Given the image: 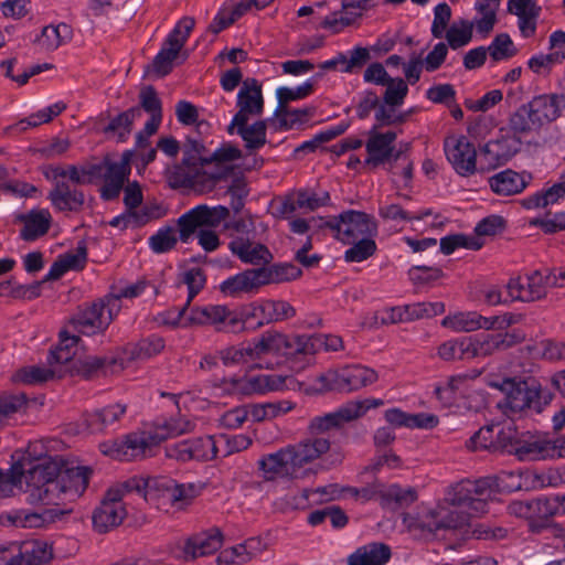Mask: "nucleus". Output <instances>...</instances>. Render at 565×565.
<instances>
[{
  "mask_svg": "<svg viewBox=\"0 0 565 565\" xmlns=\"http://www.w3.org/2000/svg\"><path fill=\"white\" fill-rule=\"evenodd\" d=\"M87 259V250L85 245H78L74 252L65 253L53 263L49 273L44 277V281L56 280L68 270L82 269Z\"/></svg>",
  "mask_w": 565,
  "mask_h": 565,
  "instance_id": "nucleus-41",
  "label": "nucleus"
},
{
  "mask_svg": "<svg viewBox=\"0 0 565 565\" xmlns=\"http://www.w3.org/2000/svg\"><path fill=\"white\" fill-rule=\"evenodd\" d=\"M395 139L396 134L394 131H386L382 134L372 130L365 145L369 154L365 163L372 167H377L388 161L393 154V143Z\"/></svg>",
  "mask_w": 565,
  "mask_h": 565,
  "instance_id": "nucleus-34",
  "label": "nucleus"
},
{
  "mask_svg": "<svg viewBox=\"0 0 565 565\" xmlns=\"http://www.w3.org/2000/svg\"><path fill=\"white\" fill-rule=\"evenodd\" d=\"M239 158H242V151L230 142H225L216 150L210 151L209 157L210 164H215L214 171H217V169H225L227 171V175L232 171V167H228L227 164L238 160Z\"/></svg>",
  "mask_w": 565,
  "mask_h": 565,
  "instance_id": "nucleus-58",
  "label": "nucleus"
},
{
  "mask_svg": "<svg viewBox=\"0 0 565 565\" xmlns=\"http://www.w3.org/2000/svg\"><path fill=\"white\" fill-rule=\"evenodd\" d=\"M228 216L230 209L226 206L198 205L179 217V237L186 242L198 227H217Z\"/></svg>",
  "mask_w": 565,
  "mask_h": 565,
  "instance_id": "nucleus-13",
  "label": "nucleus"
},
{
  "mask_svg": "<svg viewBox=\"0 0 565 565\" xmlns=\"http://www.w3.org/2000/svg\"><path fill=\"white\" fill-rule=\"evenodd\" d=\"M381 499L386 504L395 503L397 507H407L417 499V493L412 488L392 484L381 491Z\"/></svg>",
  "mask_w": 565,
  "mask_h": 565,
  "instance_id": "nucleus-60",
  "label": "nucleus"
},
{
  "mask_svg": "<svg viewBox=\"0 0 565 565\" xmlns=\"http://www.w3.org/2000/svg\"><path fill=\"white\" fill-rule=\"evenodd\" d=\"M262 287L258 268L246 269L236 274L220 285V291L225 296L237 297L241 294L254 291Z\"/></svg>",
  "mask_w": 565,
  "mask_h": 565,
  "instance_id": "nucleus-38",
  "label": "nucleus"
},
{
  "mask_svg": "<svg viewBox=\"0 0 565 565\" xmlns=\"http://www.w3.org/2000/svg\"><path fill=\"white\" fill-rule=\"evenodd\" d=\"M391 557V548L384 543H370L359 547L349 557V565H384Z\"/></svg>",
  "mask_w": 565,
  "mask_h": 565,
  "instance_id": "nucleus-43",
  "label": "nucleus"
},
{
  "mask_svg": "<svg viewBox=\"0 0 565 565\" xmlns=\"http://www.w3.org/2000/svg\"><path fill=\"white\" fill-rule=\"evenodd\" d=\"M248 119H244L243 124L232 120L227 127V132L233 135L236 132L241 136L248 151H255L264 147L267 142L266 131L267 124L265 120H257L248 125Z\"/></svg>",
  "mask_w": 565,
  "mask_h": 565,
  "instance_id": "nucleus-37",
  "label": "nucleus"
},
{
  "mask_svg": "<svg viewBox=\"0 0 565 565\" xmlns=\"http://www.w3.org/2000/svg\"><path fill=\"white\" fill-rule=\"evenodd\" d=\"M295 316L296 309L288 301L281 299H266L258 303H253L243 312L245 322L249 323V320L255 318L257 319V327L282 322Z\"/></svg>",
  "mask_w": 565,
  "mask_h": 565,
  "instance_id": "nucleus-19",
  "label": "nucleus"
},
{
  "mask_svg": "<svg viewBox=\"0 0 565 565\" xmlns=\"http://www.w3.org/2000/svg\"><path fill=\"white\" fill-rule=\"evenodd\" d=\"M498 387L504 394V398L498 403V407L507 416L527 409L541 413L553 397L552 393L542 390L541 384L535 380L504 379Z\"/></svg>",
  "mask_w": 565,
  "mask_h": 565,
  "instance_id": "nucleus-4",
  "label": "nucleus"
},
{
  "mask_svg": "<svg viewBox=\"0 0 565 565\" xmlns=\"http://www.w3.org/2000/svg\"><path fill=\"white\" fill-rule=\"evenodd\" d=\"M53 547L45 541L30 540L21 543L6 565H44L53 559Z\"/></svg>",
  "mask_w": 565,
  "mask_h": 565,
  "instance_id": "nucleus-26",
  "label": "nucleus"
},
{
  "mask_svg": "<svg viewBox=\"0 0 565 565\" xmlns=\"http://www.w3.org/2000/svg\"><path fill=\"white\" fill-rule=\"evenodd\" d=\"M521 139L515 136H504L488 141L481 149V160L489 169H494L510 161L521 149Z\"/></svg>",
  "mask_w": 565,
  "mask_h": 565,
  "instance_id": "nucleus-24",
  "label": "nucleus"
},
{
  "mask_svg": "<svg viewBox=\"0 0 565 565\" xmlns=\"http://www.w3.org/2000/svg\"><path fill=\"white\" fill-rule=\"evenodd\" d=\"M377 381L373 369L362 365L345 366L340 370H328L316 377L320 391L352 392Z\"/></svg>",
  "mask_w": 565,
  "mask_h": 565,
  "instance_id": "nucleus-8",
  "label": "nucleus"
},
{
  "mask_svg": "<svg viewBox=\"0 0 565 565\" xmlns=\"http://www.w3.org/2000/svg\"><path fill=\"white\" fill-rule=\"evenodd\" d=\"M520 460H544L554 458L553 440L544 436H523L518 448L511 449Z\"/></svg>",
  "mask_w": 565,
  "mask_h": 565,
  "instance_id": "nucleus-35",
  "label": "nucleus"
},
{
  "mask_svg": "<svg viewBox=\"0 0 565 565\" xmlns=\"http://www.w3.org/2000/svg\"><path fill=\"white\" fill-rule=\"evenodd\" d=\"M118 363V360L115 358H102V356H95L89 355L84 359H76L73 367H74V375H81L84 379H92L95 376L99 371H106L108 369H111L116 366Z\"/></svg>",
  "mask_w": 565,
  "mask_h": 565,
  "instance_id": "nucleus-49",
  "label": "nucleus"
},
{
  "mask_svg": "<svg viewBox=\"0 0 565 565\" xmlns=\"http://www.w3.org/2000/svg\"><path fill=\"white\" fill-rule=\"evenodd\" d=\"M473 22L461 20L460 26L452 24L446 32V39L452 50L467 45L472 39Z\"/></svg>",
  "mask_w": 565,
  "mask_h": 565,
  "instance_id": "nucleus-61",
  "label": "nucleus"
},
{
  "mask_svg": "<svg viewBox=\"0 0 565 565\" xmlns=\"http://www.w3.org/2000/svg\"><path fill=\"white\" fill-rule=\"evenodd\" d=\"M375 236H363L355 242H352V245L344 253V260L348 263H361L369 257L373 256L376 252V243L374 241Z\"/></svg>",
  "mask_w": 565,
  "mask_h": 565,
  "instance_id": "nucleus-57",
  "label": "nucleus"
},
{
  "mask_svg": "<svg viewBox=\"0 0 565 565\" xmlns=\"http://www.w3.org/2000/svg\"><path fill=\"white\" fill-rule=\"evenodd\" d=\"M563 198H565V181L557 182L547 190L524 199L523 206L526 209L545 207L557 203Z\"/></svg>",
  "mask_w": 565,
  "mask_h": 565,
  "instance_id": "nucleus-55",
  "label": "nucleus"
},
{
  "mask_svg": "<svg viewBox=\"0 0 565 565\" xmlns=\"http://www.w3.org/2000/svg\"><path fill=\"white\" fill-rule=\"evenodd\" d=\"M334 238L351 244L363 236H376L379 226L375 217L362 211L347 210L337 215Z\"/></svg>",
  "mask_w": 565,
  "mask_h": 565,
  "instance_id": "nucleus-11",
  "label": "nucleus"
},
{
  "mask_svg": "<svg viewBox=\"0 0 565 565\" xmlns=\"http://www.w3.org/2000/svg\"><path fill=\"white\" fill-rule=\"evenodd\" d=\"M316 113L315 107H306L300 109H290L287 105H278L275 116L277 117V128L279 130H289L295 125L301 124L307 118L312 117Z\"/></svg>",
  "mask_w": 565,
  "mask_h": 565,
  "instance_id": "nucleus-52",
  "label": "nucleus"
},
{
  "mask_svg": "<svg viewBox=\"0 0 565 565\" xmlns=\"http://www.w3.org/2000/svg\"><path fill=\"white\" fill-rule=\"evenodd\" d=\"M550 279V276L544 277L539 270L511 278L507 285L508 297L512 301L533 302L541 300L547 294L546 285Z\"/></svg>",
  "mask_w": 565,
  "mask_h": 565,
  "instance_id": "nucleus-18",
  "label": "nucleus"
},
{
  "mask_svg": "<svg viewBox=\"0 0 565 565\" xmlns=\"http://www.w3.org/2000/svg\"><path fill=\"white\" fill-rule=\"evenodd\" d=\"M131 158V150L125 151L119 162L111 161L108 154L105 156L102 162V164H105V169L102 175L105 181L100 189L102 199L111 201L119 196L120 191L124 189V184L130 174Z\"/></svg>",
  "mask_w": 565,
  "mask_h": 565,
  "instance_id": "nucleus-17",
  "label": "nucleus"
},
{
  "mask_svg": "<svg viewBox=\"0 0 565 565\" xmlns=\"http://www.w3.org/2000/svg\"><path fill=\"white\" fill-rule=\"evenodd\" d=\"M146 430L131 433L124 440L115 441L103 452L118 460H131L145 457L153 447Z\"/></svg>",
  "mask_w": 565,
  "mask_h": 565,
  "instance_id": "nucleus-25",
  "label": "nucleus"
},
{
  "mask_svg": "<svg viewBox=\"0 0 565 565\" xmlns=\"http://www.w3.org/2000/svg\"><path fill=\"white\" fill-rule=\"evenodd\" d=\"M321 343L322 339L320 337L268 333L258 339L257 348L264 351V354L275 353L287 359H300L313 355Z\"/></svg>",
  "mask_w": 565,
  "mask_h": 565,
  "instance_id": "nucleus-6",
  "label": "nucleus"
},
{
  "mask_svg": "<svg viewBox=\"0 0 565 565\" xmlns=\"http://www.w3.org/2000/svg\"><path fill=\"white\" fill-rule=\"evenodd\" d=\"M258 468L266 480L292 476L298 470L294 463V456L289 446L263 456L258 460Z\"/></svg>",
  "mask_w": 565,
  "mask_h": 565,
  "instance_id": "nucleus-27",
  "label": "nucleus"
},
{
  "mask_svg": "<svg viewBox=\"0 0 565 565\" xmlns=\"http://www.w3.org/2000/svg\"><path fill=\"white\" fill-rule=\"evenodd\" d=\"M126 413V405L114 404L86 415L85 423L90 433H102L109 425L119 420Z\"/></svg>",
  "mask_w": 565,
  "mask_h": 565,
  "instance_id": "nucleus-44",
  "label": "nucleus"
},
{
  "mask_svg": "<svg viewBox=\"0 0 565 565\" xmlns=\"http://www.w3.org/2000/svg\"><path fill=\"white\" fill-rule=\"evenodd\" d=\"M177 228L164 226L149 238V245L154 253H166L174 248L177 244Z\"/></svg>",
  "mask_w": 565,
  "mask_h": 565,
  "instance_id": "nucleus-63",
  "label": "nucleus"
},
{
  "mask_svg": "<svg viewBox=\"0 0 565 565\" xmlns=\"http://www.w3.org/2000/svg\"><path fill=\"white\" fill-rule=\"evenodd\" d=\"M23 223L20 236L26 242H32L45 235L51 226L52 216L47 210H32L19 216Z\"/></svg>",
  "mask_w": 565,
  "mask_h": 565,
  "instance_id": "nucleus-39",
  "label": "nucleus"
},
{
  "mask_svg": "<svg viewBox=\"0 0 565 565\" xmlns=\"http://www.w3.org/2000/svg\"><path fill=\"white\" fill-rule=\"evenodd\" d=\"M163 348V340L158 337H152L142 339L138 343L131 345L127 350V353L129 354V360H146L161 352Z\"/></svg>",
  "mask_w": 565,
  "mask_h": 565,
  "instance_id": "nucleus-59",
  "label": "nucleus"
},
{
  "mask_svg": "<svg viewBox=\"0 0 565 565\" xmlns=\"http://www.w3.org/2000/svg\"><path fill=\"white\" fill-rule=\"evenodd\" d=\"M105 164L85 163L82 166H68V179L74 184H92L102 179Z\"/></svg>",
  "mask_w": 565,
  "mask_h": 565,
  "instance_id": "nucleus-54",
  "label": "nucleus"
},
{
  "mask_svg": "<svg viewBox=\"0 0 565 565\" xmlns=\"http://www.w3.org/2000/svg\"><path fill=\"white\" fill-rule=\"evenodd\" d=\"M181 150L183 157L179 164V188L200 193L210 192L227 177L225 169L211 172L204 170V167L210 166V149L199 135L186 137Z\"/></svg>",
  "mask_w": 565,
  "mask_h": 565,
  "instance_id": "nucleus-2",
  "label": "nucleus"
},
{
  "mask_svg": "<svg viewBox=\"0 0 565 565\" xmlns=\"http://www.w3.org/2000/svg\"><path fill=\"white\" fill-rule=\"evenodd\" d=\"M205 280V275L200 268H193L184 274L183 281L188 287V299L185 307L179 310V324H214L218 326L220 330L233 332L244 329L246 324L245 317L238 318L225 306L215 305L195 308L188 315V306L203 289Z\"/></svg>",
  "mask_w": 565,
  "mask_h": 565,
  "instance_id": "nucleus-3",
  "label": "nucleus"
},
{
  "mask_svg": "<svg viewBox=\"0 0 565 565\" xmlns=\"http://www.w3.org/2000/svg\"><path fill=\"white\" fill-rule=\"evenodd\" d=\"M289 447L297 469L322 458L323 455H327L323 459L327 468L338 467L344 459V452L340 448L332 449L330 440L324 436L309 435Z\"/></svg>",
  "mask_w": 565,
  "mask_h": 565,
  "instance_id": "nucleus-9",
  "label": "nucleus"
},
{
  "mask_svg": "<svg viewBox=\"0 0 565 565\" xmlns=\"http://www.w3.org/2000/svg\"><path fill=\"white\" fill-rule=\"evenodd\" d=\"M124 487L164 513H169L177 502V481L168 476H134L124 481Z\"/></svg>",
  "mask_w": 565,
  "mask_h": 565,
  "instance_id": "nucleus-5",
  "label": "nucleus"
},
{
  "mask_svg": "<svg viewBox=\"0 0 565 565\" xmlns=\"http://www.w3.org/2000/svg\"><path fill=\"white\" fill-rule=\"evenodd\" d=\"M230 250L243 263L252 265H266L273 259L268 247L260 243H254L247 237L238 236L228 244Z\"/></svg>",
  "mask_w": 565,
  "mask_h": 565,
  "instance_id": "nucleus-31",
  "label": "nucleus"
},
{
  "mask_svg": "<svg viewBox=\"0 0 565 565\" xmlns=\"http://www.w3.org/2000/svg\"><path fill=\"white\" fill-rule=\"evenodd\" d=\"M141 114L142 113L140 111L139 107H131L113 118L110 122L104 128V132L113 134L117 137V141L124 142L129 137L135 120L138 119Z\"/></svg>",
  "mask_w": 565,
  "mask_h": 565,
  "instance_id": "nucleus-48",
  "label": "nucleus"
},
{
  "mask_svg": "<svg viewBox=\"0 0 565 565\" xmlns=\"http://www.w3.org/2000/svg\"><path fill=\"white\" fill-rule=\"evenodd\" d=\"M514 322L512 316L504 317H483L476 311L457 312L446 316L441 320V326L451 329L455 332H472L479 329L491 330L511 326Z\"/></svg>",
  "mask_w": 565,
  "mask_h": 565,
  "instance_id": "nucleus-16",
  "label": "nucleus"
},
{
  "mask_svg": "<svg viewBox=\"0 0 565 565\" xmlns=\"http://www.w3.org/2000/svg\"><path fill=\"white\" fill-rule=\"evenodd\" d=\"M217 450V441L212 436L184 439L179 441V460H212Z\"/></svg>",
  "mask_w": 565,
  "mask_h": 565,
  "instance_id": "nucleus-29",
  "label": "nucleus"
},
{
  "mask_svg": "<svg viewBox=\"0 0 565 565\" xmlns=\"http://www.w3.org/2000/svg\"><path fill=\"white\" fill-rule=\"evenodd\" d=\"M531 110L544 127L556 121L565 109V94L546 93L534 96L530 102Z\"/></svg>",
  "mask_w": 565,
  "mask_h": 565,
  "instance_id": "nucleus-28",
  "label": "nucleus"
},
{
  "mask_svg": "<svg viewBox=\"0 0 565 565\" xmlns=\"http://www.w3.org/2000/svg\"><path fill=\"white\" fill-rule=\"evenodd\" d=\"M54 379H63V371L60 366H25L20 369L13 376L15 382H21L24 384H41Z\"/></svg>",
  "mask_w": 565,
  "mask_h": 565,
  "instance_id": "nucleus-46",
  "label": "nucleus"
},
{
  "mask_svg": "<svg viewBox=\"0 0 565 565\" xmlns=\"http://www.w3.org/2000/svg\"><path fill=\"white\" fill-rule=\"evenodd\" d=\"M386 89L383 96L384 104L390 107H398L404 103L408 93V86L403 78H391L385 85Z\"/></svg>",
  "mask_w": 565,
  "mask_h": 565,
  "instance_id": "nucleus-64",
  "label": "nucleus"
},
{
  "mask_svg": "<svg viewBox=\"0 0 565 565\" xmlns=\"http://www.w3.org/2000/svg\"><path fill=\"white\" fill-rule=\"evenodd\" d=\"M236 105L238 111L232 120L243 124L244 119L249 117L260 116L264 109V98L262 94V86L255 78H247L237 94Z\"/></svg>",
  "mask_w": 565,
  "mask_h": 565,
  "instance_id": "nucleus-23",
  "label": "nucleus"
},
{
  "mask_svg": "<svg viewBox=\"0 0 565 565\" xmlns=\"http://www.w3.org/2000/svg\"><path fill=\"white\" fill-rule=\"evenodd\" d=\"M484 242L475 236L465 234H452L440 239V252L445 255L452 254L457 248L478 250L483 246Z\"/></svg>",
  "mask_w": 565,
  "mask_h": 565,
  "instance_id": "nucleus-56",
  "label": "nucleus"
},
{
  "mask_svg": "<svg viewBox=\"0 0 565 565\" xmlns=\"http://www.w3.org/2000/svg\"><path fill=\"white\" fill-rule=\"evenodd\" d=\"M41 449V444H30L25 451L12 454L10 469L0 468V499L13 497L23 479L30 504L58 505L85 492L90 468L74 466L61 456H43Z\"/></svg>",
  "mask_w": 565,
  "mask_h": 565,
  "instance_id": "nucleus-1",
  "label": "nucleus"
},
{
  "mask_svg": "<svg viewBox=\"0 0 565 565\" xmlns=\"http://www.w3.org/2000/svg\"><path fill=\"white\" fill-rule=\"evenodd\" d=\"M329 203L330 194L328 191L317 193L313 190L306 189L299 190L296 193V205H298V209L315 211L321 206L328 205Z\"/></svg>",
  "mask_w": 565,
  "mask_h": 565,
  "instance_id": "nucleus-62",
  "label": "nucleus"
},
{
  "mask_svg": "<svg viewBox=\"0 0 565 565\" xmlns=\"http://www.w3.org/2000/svg\"><path fill=\"white\" fill-rule=\"evenodd\" d=\"M384 402L380 398L350 401L332 413L316 416L308 424V433L322 436L332 429H339L344 424L362 417L369 409L380 407Z\"/></svg>",
  "mask_w": 565,
  "mask_h": 565,
  "instance_id": "nucleus-7",
  "label": "nucleus"
},
{
  "mask_svg": "<svg viewBox=\"0 0 565 565\" xmlns=\"http://www.w3.org/2000/svg\"><path fill=\"white\" fill-rule=\"evenodd\" d=\"M68 323L75 331L85 335L104 333L109 327L104 313V305L97 301L79 307L70 318Z\"/></svg>",
  "mask_w": 565,
  "mask_h": 565,
  "instance_id": "nucleus-21",
  "label": "nucleus"
},
{
  "mask_svg": "<svg viewBox=\"0 0 565 565\" xmlns=\"http://www.w3.org/2000/svg\"><path fill=\"white\" fill-rule=\"evenodd\" d=\"M127 493L129 492L124 487V482L117 483L106 492L92 516L93 526L97 533H107L121 524L127 514L121 500Z\"/></svg>",
  "mask_w": 565,
  "mask_h": 565,
  "instance_id": "nucleus-10",
  "label": "nucleus"
},
{
  "mask_svg": "<svg viewBox=\"0 0 565 565\" xmlns=\"http://www.w3.org/2000/svg\"><path fill=\"white\" fill-rule=\"evenodd\" d=\"M471 513L447 503L428 511L419 520V526L428 532L439 530H463L470 524Z\"/></svg>",
  "mask_w": 565,
  "mask_h": 565,
  "instance_id": "nucleus-14",
  "label": "nucleus"
},
{
  "mask_svg": "<svg viewBox=\"0 0 565 565\" xmlns=\"http://www.w3.org/2000/svg\"><path fill=\"white\" fill-rule=\"evenodd\" d=\"M224 544V534L217 526L194 533L188 537L183 546L185 561H194L217 552Z\"/></svg>",
  "mask_w": 565,
  "mask_h": 565,
  "instance_id": "nucleus-20",
  "label": "nucleus"
},
{
  "mask_svg": "<svg viewBox=\"0 0 565 565\" xmlns=\"http://www.w3.org/2000/svg\"><path fill=\"white\" fill-rule=\"evenodd\" d=\"M508 11L518 17V25L523 38H531L535 34L541 7L533 0H509Z\"/></svg>",
  "mask_w": 565,
  "mask_h": 565,
  "instance_id": "nucleus-36",
  "label": "nucleus"
},
{
  "mask_svg": "<svg viewBox=\"0 0 565 565\" xmlns=\"http://www.w3.org/2000/svg\"><path fill=\"white\" fill-rule=\"evenodd\" d=\"M257 347L258 340L246 345L231 347L221 351V359L225 365L250 363L264 354V351L258 350Z\"/></svg>",
  "mask_w": 565,
  "mask_h": 565,
  "instance_id": "nucleus-50",
  "label": "nucleus"
},
{
  "mask_svg": "<svg viewBox=\"0 0 565 565\" xmlns=\"http://www.w3.org/2000/svg\"><path fill=\"white\" fill-rule=\"evenodd\" d=\"M262 286L291 281L302 275V270L292 264H275L258 268Z\"/></svg>",
  "mask_w": 565,
  "mask_h": 565,
  "instance_id": "nucleus-47",
  "label": "nucleus"
},
{
  "mask_svg": "<svg viewBox=\"0 0 565 565\" xmlns=\"http://www.w3.org/2000/svg\"><path fill=\"white\" fill-rule=\"evenodd\" d=\"M292 376H284L280 374L269 373L259 374L248 379V388L253 393L264 394L267 392L282 391L289 388L294 384Z\"/></svg>",
  "mask_w": 565,
  "mask_h": 565,
  "instance_id": "nucleus-45",
  "label": "nucleus"
},
{
  "mask_svg": "<svg viewBox=\"0 0 565 565\" xmlns=\"http://www.w3.org/2000/svg\"><path fill=\"white\" fill-rule=\"evenodd\" d=\"M72 39V29L65 23H61L56 26L47 25L44 26L41 35L38 38L39 45L45 51H54L62 43H65Z\"/></svg>",
  "mask_w": 565,
  "mask_h": 565,
  "instance_id": "nucleus-51",
  "label": "nucleus"
},
{
  "mask_svg": "<svg viewBox=\"0 0 565 565\" xmlns=\"http://www.w3.org/2000/svg\"><path fill=\"white\" fill-rule=\"evenodd\" d=\"M70 513H72V509L52 508L43 509L40 512L30 509H12L0 513V524L17 529H42L64 520Z\"/></svg>",
  "mask_w": 565,
  "mask_h": 565,
  "instance_id": "nucleus-12",
  "label": "nucleus"
},
{
  "mask_svg": "<svg viewBox=\"0 0 565 565\" xmlns=\"http://www.w3.org/2000/svg\"><path fill=\"white\" fill-rule=\"evenodd\" d=\"M444 150L457 173L468 177L476 172L477 150L466 136L447 137L444 141Z\"/></svg>",
  "mask_w": 565,
  "mask_h": 565,
  "instance_id": "nucleus-15",
  "label": "nucleus"
},
{
  "mask_svg": "<svg viewBox=\"0 0 565 565\" xmlns=\"http://www.w3.org/2000/svg\"><path fill=\"white\" fill-rule=\"evenodd\" d=\"M47 199L60 212H79L85 203L83 191L71 188L65 181H56Z\"/></svg>",
  "mask_w": 565,
  "mask_h": 565,
  "instance_id": "nucleus-32",
  "label": "nucleus"
},
{
  "mask_svg": "<svg viewBox=\"0 0 565 565\" xmlns=\"http://www.w3.org/2000/svg\"><path fill=\"white\" fill-rule=\"evenodd\" d=\"M508 478H514L512 472H501L498 476L483 477L472 480V486H478V492L471 491L472 514H483L487 512L488 501L501 491H511L513 488L505 484Z\"/></svg>",
  "mask_w": 565,
  "mask_h": 565,
  "instance_id": "nucleus-22",
  "label": "nucleus"
},
{
  "mask_svg": "<svg viewBox=\"0 0 565 565\" xmlns=\"http://www.w3.org/2000/svg\"><path fill=\"white\" fill-rule=\"evenodd\" d=\"M531 181L530 173L507 169L489 178V185L495 194L509 196L521 193Z\"/></svg>",
  "mask_w": 565,
  "mask_h": 565,
  "instance_id": "nucleus-33",
  "label": "nucleus"
},
{
  "mask_svg": "<svg viewBox=\"0 0 565 565\" xmlns=\"http://www.w3.org/2000/svg\"><path fill=\"white\" fill-rule=\"evenodd\" d=\"M177 61V28H174L164 41L161 50L152 62L145 68L147 76L160 78L172 72Z\"/></svg>",
  "mask_w": 565,
  "mask_h": 565,
  "instance_id": "nucleus-30",
  "label": "nucleus"
},
{
  "mask_svg": "<svg viewBox=\"0 0 565 565\" xmlns=\"http://www.w3.org/2000/svg\"><path fill=\"white\" fill-rule=\"evenodd\" d=\"M510 514L524 519H542L554 513V507L546 498H537L526 501H512L508 505Z\"/></svg>",
  "mask_w": 565,
  "mask_h": 565,
  "instance_id": "nucleus-42",
  "label": "nucleus"
},
{
  "mask_svg": "<svg viewBox=\"0 0 565 565\" xmlns=\"http://www.w3.org/2000/svg\"><path fill=\"white\" fill-rule=\"evenodd\" d=\"M472 480L465 479L452 484L446 495V502L454 507L467 508L472 512L471 491L477 493L478 486H472Z\"/></svg>",
  "mask_w": 565,
  "mask_h": 565,
  "instance_id": "nucleus-53",
  "label": "nucleus"
},
{
  "mask_svg": "<svg viewBox=\"0 0 565 565\" xmlns=\"http://www.w3.org/2000/svg\"><path fill=\"white\" fill-rule=\"evenodd\" d=\"M509 129L516 138L537 134L543 128L529 103L521 105L509 118Z\"/></svg>",
  "mask_w": 565,
  "mask_h": 565,
  "instance_id": "nucleus-40",
  "label": "nucleus"
}]
</instances>
